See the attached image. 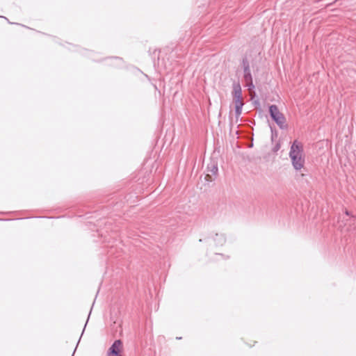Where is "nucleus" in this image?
I'll list each match as a JSON object with an SVG mask.
<instances>
[{
  "label": "nucleus",
  "mask_w": 356,
  "mask_h": 356,
  "mask_svg": "<svg viewBox=\"0 0 356 356\" xmlns=\"http://www.w3.org/2000/svg\"><path fill=\"white\" fill-rule=\"evenodd\" d=\"M289 157L295 170H300L304 167L305 156L302 145L297 140H295L291 146Z\"/></svg>",
  "instance_id": "1"
},
{
  "label": "nucleus",
  "mask_w": 356,
  "mask_h": 356,
  "mask_svg": "<svg viewBox=\"0 0 356 356\" xmlns=\"http://www.w3.org/2000/svg\"><path fill=\"white\" fill-rule=\"evenodd\" d=\"M269 114L272 120L275 121L281 129H287L288 126L286 123V118L279 111L278 107L276 105L273 104L269 106Z\"/></svg>",
  "instance_id": "2"
},
{
  "label": "nucleus",
  "mask_w": 356,
  "mask_h": 356,
  "mask_svg": "<svg viewBox=\"0 0 356 356\" xmlns=\"http://www.w3.org/2000/svg\"><path fill=\"white\" fill-rule=\"evenodd\" d=\"M242 66L243 68V80L245 83V87L248 88L250 92H252L254 90L255 86L253 83L250 63L247 58H243Z\"/></svg>",
  "instance_id": "3"
},
{
  "label": "nucleus",
  "mask_w": 356,
  "mask_h": 356,
  "mask_svg": "<svg viewBox=\"0 0 356 356\" xmlns=\"http://www.w3.org/2000/svg\"><path fill=\"white\" fill-rule=\"evenodd\" d=\"M121 340H115L111 346L109 348L108 351V355H120V348L122 346Z\"/></svg>",
  "instance_id": "4"
},
{
  "label": "nucleus",
  "mask_w": 356,
  "mask_h": 356,
  "mask_svg": "<svg viewBox=\"0 0 356 356\" xmlns=\"http://www.w3.org/2000/svg\"><path fill=\"white\" fill-rule=\"evenodd\" d=\"M207 171L211 172V175L216 176L218 172V163L212 161L207 165Z\"/></svg>",
  "instance_id": "5"
},
{
  "label": "nucleus",
  "mask_w": 356,
  "mask_h": 356,
  "mask_svg": "<svg viewBox=\"0 0 356 356\" xmlns=\"http://www.w3.org/2000/svg\"><path fill=\"white\" fill-rule=\"evenodd\" d=\"M233 98H243L241 88L239 83L234 84L233 86Z\"/></svg>",
  "instance_id": "6"
},
{
  "label": "nucleus",
  "mask_w": 356,
  "mask_h": 356,
  "mask_svg": "<svg viewBox=\"0 0 356 356\" xmlns=\"http://www.w3.org/2000/svg\"><path fill=\"white\" fill-rule=\"evenodd\" d=\"M213 240L216 242V245H222L226 241L225 236L222 234H216Z\"/></svg>",
  "instance_id": "7"
},
{
  "label": "nucleus",
  "mask_w": 356,
  "mask_h": 356,
  "mask_svg": "<svg viewBox=\"0 0 356 356\" xmlns=\"http://www.w3.org/2000/svg\"><path fill=\"white\" fill-rule=\"evenodd\" d=\"M234 102L235 106H243V104H244L243 98L234 99Z\"/></svg>",
  "instance_id": "8"
},
{
  "label": "nucleus",
  "mask_w": 356,
  "mask_h": 356,
  "mask_svg": "<svg viewBox=\"0 0 356 356\" xmlns=\"http://www.w3.org/2000/svg\"><path fill=\"white\" fill-rule=\"evenodd\" d=\"M243 106H235V113H236V117L238 118L242 112Z\"/></svg>",
  "instance_id": "9"
},
{
  "label": "nucleus",
  "mask_w": 356,
  "mask_h": 356,
  "mask_svg": "<svg viewBox=\"0 0 356 356\" xmlns=\"http://www.w3.org/2000/svg\"><path fill=\"white\" fill-rule=\"evenodd\" d=\"M279 148H280V145H277L275 146V150H277Z\"/></svg>",
  "instance_id": "10"
},
{
  "label": "nucleus",
  "mask_w": 356,
  "mask_h": 356,
  "mask_svg": "<svg viewBox=\"0 0 356 356\" xmlns=\"http://www.w3.org/2000/svg\"><path fill=\"white\" fill-rule=\"evenodd\" d=\"M207 177H209L210 178L209 180L211 181V175L209 174H207Z\"/></svg>",
  "instance_id": "11"
},
{
  "label": "nucleus",
  "mask_w": 356,
  "mask_h": 356,
  "mask_svg": "<svg viewBox=\"0 0 356 356\" xmlns=\"http://www.w3.org/2000/svg\"><path fill=\"white\" fill-rule=\"evenodd\" d=\"M115 59H116V60H118L119 61H121V59L120 58H118V57H115Z\"/></svg>",
  "instance_id": "12"
},
{
  "label": "nucleus",
  "mask_w": 356,
  "mask_h": 356,
  "mask_svg": "<svg viewBox=\"0 0 356 356\" xmlns=\"http://www.w3.org/2000/svg\"><path fill=\"white\" fill-rule=\"evenodd\" d=\"M353 220L355 222L356 221V217H353Z\"/></svg>",
  "instance_id": "13"
},
{
  "label": "nucleus",
  "mask_w": 356,
  "mask_h": 356,
  "mask_svg": "<svg viewBox=\"0 0 356 356\" xmlns=\"http://www.w3.org/2000/svg\"><path fill=\"white\" fill-rule=\"evenodd\" d=\"M108 356H121V355H108Z\"/></svg>",
  "instance_id": "14"
},
{
  "label": "nucleus",
  "mask_w": 356,
  "mask_h": 356,
  "mask_svg": "<svg viewBox=\"0 0 356 356\" xmlns=\"http://www.w3.org/2000/svg\"><path fill=\"white\" fill-rule=\"evenodd\" d=\"M346 214L347 216H349V213H348V211H346Z\"/></svg>",
  "instance_id": "15"
}]
</instances>
